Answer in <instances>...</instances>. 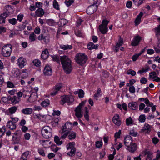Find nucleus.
<instances>
[{
  "instance_id": "obj_1",
  "label": "nucleus",
  "mask_w": 160,
  "mask_h": 160,
  "mask_svg": "<svg viewBox=\"0 0 160 160\" xmlns=\"http://www.w3.org/2000/svg\"><path fill=\"white\" fill-rule=\"evenodd\" d=\"M53 61L59 63L61 61L62 65L64 72L67 74L70 73V60L68 57L66 56H63L60 57L57 56L52 57Z\"/></svg>"
},
{
  "instance_id": "obj_2",
  "label": "nucleus",
  "mask_w": 160,
  "mask_h": 160,
  "mask_svg": "<svg viewBox=\"0 0 160 160\" xmlns=\"http://www.w3.org/2000/svg\"><path fill=\"white\" fill-rule=\"evenodd\" d=\"M88 57L84 53H79L76 55V60L77 62L80 65L85 64L88 59Z\"/></svg>"
},
{
  "instance_id": "obj_3",
  "label": "nucleus",
  "mask_w": 160,
  "mask_h": 160,
  "mask_svg": "<svg viewBox=\"0 0 160 160\" xmlns=\"http://www.w3.org/2000/svg\"><path fill=\"white\" fill-rule=\"evenodd\" d=\"M12 50V45L10 44H7L2 47L1 54L4 57H9L10 55Z\"/></svg>"
},
{
  "instance_id": "obj_4",
  "label": "nucleus",
  "mask_w": 160,
  "mask_h": 160,
  "mask_svg": "<svg viewBox=\"0 0 160 160\" xmlns=\"http://www.w3.org/2000/svg\"><path fill=\"white\" fill-rule=\"evenodd\" d=\"M52 129L48 126L44 127L42 130V135L46 138H48L52 136Z\"/></svg>"
},
{
  "instance_id": "obj_5",
  "label": "nucleus",
  "mask_w": 160,
  "mask_h": 160,
  "mask_svg": "<svg viewBox=\"0 0 160 160\" xmlns=\"http://www.w3.org/2000/svg\"><path fill=\"white\" fill-rule=\"evenodd\" d=\"M86 101L87 100L83 101L80 103L79 105L77 107L75 110V115L77 118H79L82 117V108L85 104Z\"/></svg>"
},
{
  "instance_id": "obj_6",
  "label": "nucleus",
  "mask_w": 160,
  "mask_h": 160,
  "mask_svg": "<svg viewBox=\"0 0 160 160\" xmlns=\"http://www.w3.org/2000/svg\"><path fill=\"white\" fill-rule=\"evenodd\" d=\"M97 6L93 4L88 7L87 9V13L88 14H92L97 9Z\"/></svg>"
},
{
  "instance_id": "obj_7",
  "label": "nucleus",
  "mask_w": 160,
  "mask_h": 160,
  "mask_svg": "<svg viewBox=\"0 0 160 160\" xmlns=\"http://www.w3.org/2000/svg\"><path fill=\"white\" fill-rule=\"evenodd\" d=\"M149 78L153 79V80L156 82L160 81V78L157 76V73L154 71L151 72L149 73Z\"/></svg>"
},
{
  "instance_id": "obj_8",
  "label": "nucleus",
  "mask_w": 160,
  "mask_h": 160,
  "mask_svg": "<svg viewBox=\"0 0 160 160\" xmlns=\"http://www.w3.org/2000/svg\"><path fill=\"white\" fill-rule=\"evenodd\" d=\"M52 70L48 65H46L43 70V73L46 76H51L52 74Z\"/></svg>"
},
{
  "instance_id": "obj_9",
  "label": "nucleus",
  "mask_w": 160,
  "mask_h": 160,
  "mask_svg": "<svg viewBox=\"0 0 160 160\" xmlns=\"http://www.w3.org/2000/svg\"><path fill=\"white\" fill-rule=\"evenodd\" d=\"M26 59L22 57H20L18 59L17 64L18 66L21 68L24 67V66L26 64Z\"/></svg>"
},
{
  "instance_id": "obj_10",
  "label": "nucleus",
  "mask_w": 160,
  "mask_h": 160,
  "mask_svg": "<svg viewBox=\"0 0 160 160\" xmlns=\"http://www.w3.org/2000/svg\"><path fill=\"white\" fill-rule=\"evenodd\" d=\"M141 40V37L139 35L135 36L132 41L131 43V45L132 46H136L138 45Z\"/></svg>"
},
{
  "instance_id": "obj_11",
  "label": "nucleus",
  "mask_w": 160,
  "mask_h": 160,
  "mask_svg": "<svg viewBox=\"0 0 160 160\" xmlns=\"http://www.w3.org/2000/svg\"><path fill=\"white\" fill-rule=\"evenodd\" d=\"M124 142L125 145L127 147L131 145L132 142V139L130 135L126 136L124 138Z\"/></svg>"
},
{
  "instance_id": "obj_12",
  "label": "nucleus",
  "mask_w": 160,
  "mask_h": 160,
  "mask_svg": "<svg viewBox=\"0 0 160 160\" xmlns=\"http://www.w3.org/2000/svg\"><path fill=\"white\" fill-rule=\"evenodd\" d=\"M70 100L69 95H64L61 97V100L60 103L62 105H63L66 102L68 103Z\"/></svg>"
},
{
  "instance_id": "obj_13",
  "label": "nucleus",
  "mask_w": 160,
  "mask_h": 160,
  "mask_svg": "<svg viewBox=\"0 0 160 160\" xmlns=\"http://www.w3.org/2000/svg\"><path fill=\"white\" fill-rule=\"evenodd\" d=\"M37 93L36 92H32L29 97L28 100L29 102H32L36 100L38 98Z\"/></svg>"
},
{
  "instance_id": "obj_14",
  "label": "nucleus",
  "mask_w": 160,
  "mask_h": 160,
  "mask_svg": "<svg viewBox=\"0 0 160 160\" xmlns=\"http://www.w3.org/2000/svg\"><path fill=\"white\" fill-rule=\"evenodd\" d=\"M113 121L114 123L118 126H120L121 123L118 114H116L113 117Z\"/></svg>"
},
{
  "instance_id": "obj_15",
  "label": "nucleus",
  "mask_w": 160,
  "mask_h": 160,
  "mask_svg": "<svg viewBox=\"0 0 160 160\" xmlns=\"http://www.w3.org/2000/svg\"><path fill=\"white\" fill-rule=\"evenodd\" d=\"M137 149V145L135 143L131 144V145L127 146V149L132 153L134 152Z\"/></svg>"
},
{
  "instance_id": "obj_16",
  "label": "nucleus",
  "mask_w": 160,
  "mask_h": 160,
  "mask_svg": "<svg viewBox=\"0 0 160 160\" xmlns=\"http://www.w3.org/2000/svg\"><path fill=\"white\" fill-rule=\"evenodd\" d=\"M128 107L130 109L135 110L138 108V105L137 102H132L129 103Z\"/></svg>"
},
{
  "instance_id": "obj_17",
  "label": "nucleus",
  "mask_w": 160,
  "mask_h": 160,
  "mask_svg": "<svg viewBox=\"0 0 160 160\" xmlns=\"http://www.w3.org/2000/svg\"><path fill=\"white\" fill-rule=\"evenodd\" d=\"M156 37L158 39V42L157 47H154V48L156 52L157 53H160V34L158 36L156 35Z\"/></svg>"
},
{
  "instance_id": "obj_18",
  "label": "nucleus",
  "mask_w": 160,
  "mask_h": 160,
  "mask_svg": "<svg viewBox=\"0 0 160 160\" xmlns=\"http://www.w3.org/2000/svg\"><path fill=\"white\" fill-rule=\"evenodd\" d=\"M33 112V109L31 108H27L23 109L22 110V113L25 115H30Z\"/></svg>"
},
{
  "instance_id": "obj_19",
  "label": "nucleus",
  "mask_w": 160,
  "mask_h": 160,
  "mask_svg": "<svg viewBox=\"0 0 160 160\" xmlns=\"http://www.w3.org/2000/svg\"><path fill=\"white\" fill-rule=\"evenodd\" d=\"M70 131H66L63 133L62 132V130L60 131V133L61 134L60 138L62 139H64L66 138L67 136H68L69 139H70Z\"/></svg>"
},
{
  "instance_id": "obj_20",
  "label": "nucleus",
  "mask_w": 160,
  "mask_h": 160,
  "mask_svg": "<svg viewBox=\"0 0 160 160\" xmlns=\"http://www.w3.org/2000/svg\"><path fill=\"white\" fill-rule=\"evenodd\" d=\"M70 122H68L65 123L64 125L62 126V132L63 133L66 132V131H70Z\"/></svg>"
},
{
  "instance_id": "obj_21",
  "label": "nucleus",
  "mask_w": 160,
  "mask_h": 160,
  "mask_svg": "<svg viewBox=\"0 0 160 160\" xmlns=\"http://www.w3.org/2000/svg\"><path fill=\"white\" fill-rule=\"evenodd\" d=\"M61 88L62 87L60 85H56L53 91L51 92V95L53 96L56 95L57 93L61 89Z\"/></svg>"
},
{
  "instance_id": "obj_22",
  "label": "nucleus",
  "mask_w": 160,
  "mask_h": 160,
  "mask_svg": "<svg viewBox=\"0 0 160 160\" xmlns=\"http://www.w3.org/2000/svg\"><path fill=\"white\" fill-rule=\"evenodd\" d=\"M99 29L102 33L103 34H106L108 31V27L104 26L102 25H100L99 26Z\"/></svg>"
},
{
  "instance_id": "obj_23",
  "label": "nucleus",
  "mask_w": 160,
  "mask_h": 160,
  "mask_svg": "<svg viewBox=\"0 0 160 160\" xmlns=\"http://www.w3.org/2000/svg\"><path fill=\"white\" fill-rule=\"evenodd\" d=\"M143 15L142 12H141L137 16L135 21V25L137 26L138 25L141 21V18Z\"/></svg>"
},
{
  "instance_id": "obj_24",
  "label": "nucleus",
  "mask_w": 160,
  "mask_h": 160,
  "mask_svg": "<svg viewBox=\"0 0 160 160\" xmlns=\"http://www.w3.org/2000/svg\"><path fill=\"white\" fill-rule=\"evenodd\" d=\"M49 56V53L47 49L43 51L41 54V58L43 59H46Z\"/></svg>"
},
{
  "instance_id": "obj_25",
  "label": "nucleus",
  "mask_w": 160,
  "mask_h": 160,
  "mask_svg": "<svg viewBox=\"0 0 160 160\" xmlns=\"http://www.w3.org/2000/svg\"><path fill=\"white\" fill-rule=\"evenodd\" d=\"M35 14L37 16L41 18L44 15V11L42 8H39L35 11Z\"/></svg>"
},
{
  "instance_id": "obj_26",
  "label": "nucleus",
  "mask_w": 160,
  "mask_h": 160,
  "mask_svg": "<svg viewBox=\"0 0 160 160\" xmlns=\"http://www.w3.org/2000/svg\"><path fill=\"white\" fill-rule=\"evenodd\" d=\"M75 34L78 37L83 38L84 37V34L83 33L82 31L80 30L77 28L75 29Z\"/></svg>"
},
{
  "instance_id": "obj_27",
  "label": "nucleus",
  "mask_w": 160,
  "mask_h": 160,
  "mask_svg": "<svg viewBox=\"0 0 160 160\" xmlns=\"http://www.w3.org/2000/svg\"><path fill=\"white\" fill-rule=\"evenodd\" d=\"M7 126V127L10 129L11 130H13L16 128L15 124L11 121L8 122Z\"/></svg>"
},
{
  "instance_id": "obj_28",
  "label": "nucleus",
  "mask_w": 160,
  "mask_h": 160,
  "mask_svg": "<svg viewBox=\"0 0 160 160\" xmlns=\"http://www.w3.org/2000/svg\"><path fill=\"white\" fill-rule=\"evenodd\" d=\"M98 48V45H94V43L92 42H89L88 45V48L89 50L93 49H97Z\"/></svg>"
},
{
  "instance_id": "obj_29",
  "label": "nucleus",
  "mask_w": 160,
  "mask_h": 160,
  "mask_svg": "<svg viewBox=\"0 0 160 160\" xmlns=\"http://www.w3.org/2000/svg\"><path fill=\"white\" fill-rule=\"evenodd\" d=\"M85 109V114L84 117L85 119L87 121H88L89 119V115L88 114L89 111L88 109V108L87 107H85L84 108Z\"/></svg>"
},
{
  "instance_id": "obj_30",
  "label": "nucleus",
  "mask_w": 160,
  "mask_h": 160,
  "mask_svg": "<svg viewBox=\"0 0 160 160\" xmlns=\"http://www.w3.org/2000/svg\"><path fill=\"white\" fill-rule=\"evenodd\" d=\"M20 100V99L19 98L14 96L12 99V102L13 104H16L18 103Z\"/></svg>"
},
{
  "instance_id": "obj_31",
  "label": "nucleus",
  "mask_w": 160,
  "mask_h": 160,
  "mask_svg": "<svg viewBox=\"0 0 160 160\" xmlns=\"http://www.w3.org/2000/svg\"><path fill=\"white\" fill-rule=\"evenodd\" d=\"M29 154V151H26L23 153L20 159L22 160H27L28 158V156Z\"/></svg>"
},
{
  "instance_id": "obj_32",
  "label": "nucleus",
  "mask_w": 160,
  "mask_h": 160,
  "mask_svg": "<svg viewBox=\"0 0 160 160\" xmlns=\"http://www.w3.org/2000/svg\"><path fill=\"white\" fill-rule=\"evenodd\" d=\"M54 140L56 144L58 145H60L62 143V141H60V138L57 136H55Z\"/></svg>"
},
{
  "instance_id": "obj_33",
  "label": "nucleus",
  "mask_w": 160,
  "mask_h": 160,
  "mask_svg": "<svg viewBox=\"0 0 160 160\" xmlns=\"http://www.w3.org/2000/svg\"><path fill=\"white\" fill-rule=\"evenodd\" d=\"M29 38L30 42H33L36 39L37 36L33 32H32L30 35Z\"/></svg>"
},
{
  "instance_id": "obj_34",
  "label": "nucleus",
  "mask_w": 160,
  "mask_h": 160,
  "mask_svg": "<svg viewBox=\"0 0 160 160\" xmlns=\"http://www.w3.org/2000/svg\"><path fill=\"white\" fill-rule=\"evenodd\" d=\"M67 22L68 21L66 19H62L60 20L58 23L60 27H62L66 24Z\"/></svg>"
},
{
  "instance_id": "obj_35",
  "label": "nucleus",
  "mask_w": 160,
  "mask_h": 160,
  "mask_svg": "<svg viewBox=\"0 0 160 160\" xmlns=\"http://www.w3.org/2000/svg\"><path fill=\"white\" fill-rule=\"evenodd\" d=\"M17 107L16 106H13L9 108L8 110L10 113L12 114L15 113L17 109Z\"/></svg>"
},
{
  "instance_id": "obj_36",
  "label": "nucleus",
  "mask_w": 160,
  "mask_h": 160,
  "mask_svg": "<svg viewBox=\"0 0 160 160\" xmlns=\"http://www.w3.org/2000/svg\"><path fill=\"white\" fill-rule=\"evenodd\" d=\"M151 127L149 125L148 123H146L143 128L142 129V131L145 132L146 130H147V132L150 131Z\"/></svg>"
},
{
  "instance_id": "obj_37",
  "label": "nucleus",
  "mask_w": 160,
  "mask_h": 160,
  "mask_svg": "<svg viewBox=\"0 0 160 160\" xmlns=\"http://www.w3.org/2000/svg\"><path fill=\"white\" fill-rule=\"evenodd\" d=\"M145 154L147 155L146 158V160H151L152 158V154L149 151H146L145 152Z\"/></svg>"
},
{
  "instance_id": "obj_38",
  "label": "nucleus",
  "mask_w": 160,
  "mask_h": 160,
  "mask_svg": "<svg viewBox=\"0 0 160 160\" xmlns=\"http://www.w3.org/2000/svg\"><path fill=\"white\" fill-rule=\"evenodd\" d=\"M49 104L50 101L48 99H47L42 102L41 105L43 107H46L49 105Z\"/></svg>"
},
{
  "instance_id": "obj_39",
  "label": "nucleus",
  "mask_w": 160,
  "mask_h": 160,
  "mask_svg": "<svg viewBox=\"0 0 160 160\" xmlns=\"http://www.w3.org/2000/svg\"><path fill=\"white\" fill-rule=\"evenodd\" d=\"M13 73L16 77L18 76L20 74L19 70L18 68H14L12 71Z\"/></svg>"
},
{
  "instance_id": "obj_40",
  "label": "nucleus",
  "mask_w": 160,
  "mask_h": 160,
  "mask_svg": "<svg viewBox=\"0 0 160 160\" xmlns=\"http://www.w3.org/2000/svg\"><path fill=\"white\" fill-rule=\"evenodd\" d=\"M70 46L68 45H61L60 48L63 50H66L70 49Z\"/></svg>"
},
{
  "instance_id": "obj_41",
  "label": "nucleus",
  "mask_w": 160,
  "mask_h": 160,
  "mask_svg": "<svg viewBox=\"0 0 160 160\" xmlns=\"http://www.w3.org/2000/svg\"><path fill=\"white\" fill-rule=\"evenodd\" d=\"M134 3L137 5L139 6L142 4L144 0H132Z\"/></svg>"
},
{
  "instance_id": "obj_42",
  "label": "nucleus",
  "mask_w": 160,
  "mask_h": 160,
  "mask_svg": "<svg viewBox=\"0 0 160 160\" xmlns=\"http://www.w3.org/2000/svg\"><path fill=\"white\" fill-rule=\"evenodd\" d=\"M33 63L35 66L37 67L40 66L41 64L40 61L39 60L36 59L33 61Z\"/></svg>"
},
{
  "instance_id": "obj_43",
  "label": "nucleus",
  "mask_w": 160,
  "mask_h": 160,
  "mask_svg": "<svg viewBox=\"0 0 160 160\" xmlns=\"http://www.w3.org/2000/svg\"><path fill=\"white\" fill-rule=\"evenodd\" d=\"M101 91L100 88H99L97 91V92L94 95V98L96 100L98 99V98L100 96V93H101Z\"/></svg>"
},
{
  "instance_id": "obj_44",
  "label": "nucleus",
  "mask_w": 160,
  "mask_h": 160,
  "mask_svg": "<svg viewBox=\"0 0 160 160\" xmlns=\"http://www.w3.org/2000/svg\"><path fill=\"white\" fill-rule=\"evenodd\" d=\"M132 120L131 117H129L126 119V124L128 126L132 124Z\"/></svg>"
},
{
  "instance_id": "obj_45",
  "label": "nucleus",
  "mask_w": 160,
  "mask_h": 160,
  "mask_svg": "<svg viewBox=\"0 0 160 160\" xmlns=\"http://www.w3.org/2000/svg\"><path fill=\"white\" fill-rule=\"evenodd\" d=\"M43 41L45 43H48L50 41V36L49 35L47 34L46 36H43Z\"/></svg>"
},
{
  "instance_id": "obj_46",
  "label": "nucleus",
  "mask_w": 160,
  "mask_h": 160,
  "mask_svg": "<svg viewBox=\"0 0 160 160\" xmlns=\"http://www.w3.org/2000/svg\"><path fill=\"white\" fill-rule=\"evenodd\" d=\"M53 7L54 8L57 10H59V7L58 2L56 0H54L53 1Z\"/></svg>"
},
{
  "instance_id": "obj_47",
  "label": "nucleus",
  "mask_w": 160,
  "mask_h": 160,
  "mask_svg": "<svg viewBox=\"0 0 160 160\" xmlns=\"http://www.w3.org/2000/svg\"><path fill=\"white\" fill-rule=\"evenodd\" d=\"M127 73L128 74H130L132 76H134L136 75V72L132 69H129Z\"/></svg>"
},
{
  "instance_id": "obj_48",
  "label": "nucleus",
  "mask_w": 160,
  "mask_h": 160,
  "mask_svg": "<svg viewBox=\"0 0 160 160\" xmlns=\"http://www.w3.org/2000/svg\"><path fill=\"white\" fill-rule=\"evenodd\" d=\"M123 43V40L122 39L120 38L116 46L117 48H119L120 46H122Z\"/></svg>"
},
{
  "instance_id": "obj_49",
  "label": "nucleus",
  "mask_w": 160,
  "mask_h": 160,
  "mask_svg": "<svg viewBox=\"0 0 160 160\" xmlns=\"http://www.w3.org/2000/svg\"><path fill=\"white\" fill-rule=\"evenodd\" d=\"M8 21L10 24L12 25H15L17 22V19L14 18L9 19Z\"/></svg>"
},
{
  "instance_id": "obj_50",
  "label": "nucleus",
  "mask_w": 160,
  "mask_h": 160,
  "mask_svg": "<svg viewBox=\"0 0 160 160\" xmlns=\"http://www.w3.org/2000/svg\"><path fill=\"white\" fill-rule=\"evenodd\" d=\"M78 97L80 98H82L84 95V92L82 89H80L78 92Z\"/></svg>"
},
{
  "instance_id": "obj_51",
  "label": "nucleus",
  "mask_w": 160,
  "mask_h": 160,
  "mask_svg": "<svg viewBox=\"0 0 160 160\" xmlns=\"http://www.w3.org/2000/svg\"><path fill=\"white\" fill-rule=\"evenodd\" d=\"M38 152L40 155L43 156H45V154L44 152V150L42 148H39L38 149Z\"/></svg>"
},
{
  "instance_id": "obj_52",
  "label": "nucleus",
  "mask_w": 160,
  "mask_h": 160,
  "mask_svg": "<svg viewBox=\"0 0 160 160\" xmlns=\"http://www.w3.org/2000/svg\"><path fill=\"white\" fill-rule=\"evenodd\" d=\"M146 119L145 116L144 115H140L139 118V121L140 122H145Z\"/></svg>"
},
{
  "instance_id": "obj_53",
  "label": "nucleus",
  "mask_w": 160,
  "mask_h": 160,
  "mask_svg": "<svg viewBox=\"0 0 160 160\" xmlns=\"http://www.w3.org/2000/svg\"><path fill=\"white\" fill-rule=\"evenodd\" d=\"M121 131L119 130L118 132H117L115 133L114 136L115 138V142L117 141V138H120V136L121 133Z\"/></svg>"
},
{
  "instance_id": "obj_54",
  "label": "nucleus",
  "mask_w": 160,
  "mask_h": 160,
  "mask_svg": "<svg viewBox=\"0 0 160 160\" xmlns=\"http://www.w3.org/2000/svg\"><path fill=\"white\" fill-rule=\"evenodd\" d=\"M142 68L145 72H147L150 70V67L147 64L145 65L144 68Z\"/></svg>"
},
{
  "instance_id": "obj_55",
  "label": "nucleus",
  "mask_w": 160,
  "mask_h": 160,
  "mask_svg": "<svg viewBox=\"0 0 160 160\" xmlns=\"http://www.w3.org/2000/svg\"><path fill=\"white\" fill-rule=\"evenodd\" d=\"M71 149V156H73L75 154L76 149L75 147H72Z\"/></svg>"
},
{
  "instance_id": "obj_56",
  "label": "nucleus",
  "mask_w": 160,
  "mask_h": 160,
  "mask_svg": "<svg viewBox=\"0 0 160 160\" xmlns=\"http://www.w3.org/2000/svg\"><path fill=\"white\" fill-rule=\"evenodd\" d=\"M129 91L130 92V93H133L135 92V88L132 86H130L129 88Z\"/></svg>"
},
{
  "instance_id": "obj_57",
  "label": "nucleus",
  "mask_w": 160,
  "mask_h": 160,
  "mask_svg": "<svg viewBox=\"0 0 160 160\" xmlns=\"http://www.w3.org/2000/svg\"><path fill=\"white\" fill-rule=\"evenodd\" d=\"M108 21L106 19H104L102 21V24L101 25H102V26H104L108 27Z\"/></svg>"
},
{
  "instance_id": "obj_58",
  "label": "nucleus",
  "mask_w": 160,
  "mask_h": 160,
  "mask_svg": "<svg viewBox=\"0 0 160 160\" xmlns=\"http://www.w3.org/2000/svg\"><path fill=\"white\" fill-rule=\"evenodd\" d=\"M8 16V13L6 12H4L1 15L0 17L5 19Z\"/></svg>"
},
{
  "instance_id": "obj_59",
  "label": "nucleus",
  "mask_w": 160,
  "mask_h": 160,
  "mask_svg": "<svg viewBox=\"0 0 160 160\" xmlns=\"http://www.w3.org/2000/svg\"><path fill=\"white\" fill-rule=\"evenodd\" d=\"M7 84L8 87L13 88L14 87L13 84L11 82L8 81L7 82Z\"/></svg>"
},
{
  "instance_id": "obj_60",
  "label": "nucleus",
  "mask_w": 160,
  "mask_h": 160,
  "mask_svg": "<svg viewBox=\"0 0 160 160\" xmlns=\"http://www.w3.org/2000/svg\"><path fill=\"white\" fill-rule=\"evenodd\" d=\"M140 56V55H139L138 53L136 54L135 55H133L132 57V59L133 60V61H136Z\"/></svg>"
},
{
  "instance_id": "obj_61",
  "label": "nucleus",
  "mask_w": 160,
  "mask_h": 160,
  "mask_svg": "<svg viewBox=\"0 0 160 160\" xmlns=\"http://www.w3.org/2000/svg\"><path fill=\"white\" fill-rule=\"evenodd\" d=\"M76 136V132L73 131L71 132V140L72 139H74Z\"/></svg>"
},
{
  "instance_id": "obj_62",
  "label": "nucleus",
  "mask_w": 160,
  "mask_h": 160,
  "mask_svg": "<svg viewBox=\"0 0 160 160\" xmlns=\"http://www.w3.org/2000/svg\"><path fill=\"white\" fill-rule=\"evenodd\" d=\"M129 134L135 137L137 136L138 133L137 132H135L133 130H132L130 131Z\"/></svg>"
},
{
  "instance_id": "obj_63",
  "label": "nucleus",
  "mask_w": 160,
  "mask_h": 160,
  "mask_svg": "<svg viewBox=\"0 0 160 160\" xmlns=\"http://www.w3.org/2000/svg\"><path fill=\"white\" fill-rule=\"evenodd\" d=\"M102 142L100 141H98L96 142V146L98 148H100L102 146Z\"/></svg>"
},
{
  "instance_id": "obj_64",
  "label": "nucleus",
  "mask_w": 160,
  "mask_h": 160,
  "mask_svg": "<svg viewBox=\"0 0 160 160\" xmlns=\"http://www.w3.org/2000/svg\"><path fill=\"white\" fill-rule=\"evenodd\" d=\"M140 82L143 84H145L147 82V79L145 77L142 78L140 80Z\"/></svg>"
}]
</instances>
